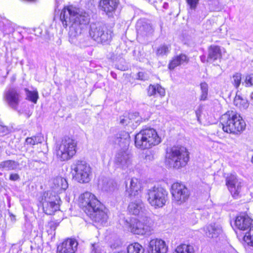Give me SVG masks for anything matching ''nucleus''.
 I'll return each mask as SVG.
<instances>
[{"mask_svg":"<svg viewBox=\"0 0 253 253\" xmlns=\"http://www.w3.org/2000/svg\"><path fill=\"white\" fill-rule=\"evenodd\" d=\"M144 249L138 243L129 245L127 248V253H144Z\"/></svg>","mask_w":253,"mask_h":253,"instance_id":"e433bc0d","label":"nucleus"},{"mask_svg":"<svg viewBox=\"0 0 253 253\" xmlns=\"http://www.w3.org/2000/svg\"><path fill=\"white\" fill-rule=\"evenodd\" d=\"M158 93L161 96L165 95V89L158 84L156 85L150 84L148 88V95L150 96Z\"/></svg>","mask_w":253,"mask_h":253,"instance_id":"7c9ffc66","label":"nucleus"},{"mask_svg":"<svg viewBox=\"0 0 253 253\" xmlns=\"http://www.w3.org/2000/svg\"><path fill=\"white\" fill-rule=\"evenodd\" d=\"M201 95L200 96V100L205 101L207 99L208 94V85L205 83H202L200 84Z\"/></svg>","mask_w":253,"mask_h":253,"instance_id":"ea45409f","label":"nucleus"},{"mask_svg":"<svg viewBox=\"0 0 253 253\" xmlns=\"http://www.w3.org/2000/svg\"><path fill=\"white\" fill-rule=\"evenodd\" d=\"M222 57L221 49L219 46L215 45H211L208 49V55L207 61L213 62Z\"/></svg>","mask_w":253,"mask_h":253,"instance_id":"5701e85b","label":"nucleus"},{"mask_svg":"<svg viewBox=\"0 0 253 253\" xmlns=\"http://www.w3.org/2000/svg\"><path fill=\"white\" fill-rule=\"evenodd\" d=\"M168 251V246L166 242L161 239H152L149 242L148 253H167Z\"/></svg>","mask_w":253,"mask_h":253,"instance_id":"4468645a","label":"nucleus"},{"mask_svg":"<svg viewBox=\"0 0 253 253\" xmlns=\"http://www.w3.org/2000/svg\"><path fill=\"white\" fill-rule=\"evenodd\" d=\"M114 253H126L125 251H121V252H116Z\"/></svg>","mask_w":253,"mask_h":253,"instance_id":"864d4df0","label":"nucleus"},{"mask_svg":"<svg viewBox=\"0 0 253 253\" xmlns=\"http://www.w3.org/2000/svg\"><path fill=\"white\" fill-rule=\"evenodd\" d=\"M200 58H201V60L202 61V62L204 63L206 61H207V59L206 58V57L205 55H202L200 57Z\"/></svg>","mask_w":253,"mask_h":253,"instance_id":"3c124183","label":"nucleus"},{"mask_svg":"<svg viewBox=\"0 0 253 253\" xmlns=\"http://www.w3.org/2000/svg\"><path fill=\"white\" fill-rule=\"evenodd\" d=\"M250 99L251 100H253V92H252L250 94Z\"/></svg>","mask_w":253,"mask_h":253,"instance_id":"603ef678","label":"nucleus"},{"mask_svg":"<svg viewBox=\"0 0 253 253\" xmlns=\"http://www.w3.org/2000/svg\"><path fill=\"white\" fill-rule=\"evenodd\" d=\"M103 247L99 243L92 244L91 253H101Z\"/></svg>","mask_w":253,"mask_h":253,"instance_id":"37998d69","label":"nucleus"},{"mask_svg":"<svg viewBox=\"0 0 253 253\" xmlns=\"http://www.w3.org/2000/svg\"><path fill=\"white\" fill-rule=\"evenodd\" d=\"M244 239L249 245L253 246V225L250 227V230L246 233Z\"/></svg>","mask_w":253,"mask_h":253,"instance_id":"58836bf2","label":"nucleus"},{"mask_svg":"<svg viewBox=\"0 0 253 253\" xmlns=\"http://www.w3.org/2000/svg\"><path fill=\"white\" fill-rule=\"evenodd\" d=\"M189 61L188 57L184 54H180L173 58L169 65L170 70L174 69L176 67L184 63H187Z\"/></svg>","mask_w":253,"mask_h":253,"instance_id":"a878e982","label":"nucleus"},{"mask_svg":"<svg viewBox=\"0 0 253 253\" xmlns=\"http://www.w3.org/2000/svg\"><path fill=\"white\" fill-rule=\"evenodd\" d=\"M43 197L44 198L42 199V203H59V197L54 192L48 191L45 192Z\"/></svg>","mask_w":253,"mask_h":253,"instance_id":"473e14b6","label":"nucleus"},{"mask_svg":"<svg viewBox=\"0 0 253 253\" xmlns=\"http://www.w3.org/2000/svg\"><path fill=\"white\" fill-rule=\"evenodd\" d=\"M241 79L242 75L240 73H237L233 76L232 82L236 88H238L240 85Z\"/></svg>","mask_w":253,"mask_h":253,"instance_id":"79ce46f5","label":"nucleus"},{"mask_svg":"<svg viewBox=\"0 0 253 253\" xmlns=\"http://www.w3.org/2000/svg\"><path fill=\"white\" fill-rule=\"evenodd\" d=\"M148 203L155 208H162L168 200V193L166 189L160 185L154 186L147 192Z\"/></svg>","mask_w":253,"mask_h":253,"instance_id":"39448f33","label":"nucleus"},{"mask_svg":"<svg viewBox=\"0 0 253 253\" xmlns=\"http://www.w3.org/2000/svg\"><path fill=\"white\" fill-rule=\"evenodd\" d=\"M126 192L130 197L136 196L140 191L141 184L137 178L128 179L126 182Z\"/></svg>","mask_w":253,"mask_h":253,"instance_id":"6ab92c4d","label":"nucleus"},{"mask_svg":"<svg viewBox=\"0 0 253 253\" xmlns=\"http://www.w3.org/2000/svg\"><path fill=\"white\" fill-rule=\"evenodd\" d=\"M101 189L106 192H111L117 188V183L112 179L108 178L103 179L100 183H99Z\"/></svg>","mask_w":253,"mask_h":253,"instance_id":"cd10ccee","label":"nucleus"},{"mask_svg":"<svg viewBox=\"0 0 253 253\" xmlns=\"http://www.w3.org/2000/svg\"><path fill=\"white\" fill-rule=\"evenodd\" d=\"M234 104L240 109H246L249 107L248 100L241 95L238 94V92L234 98Z\"/></svg>","mask_w":253,"mask_h":253,"instance_id":"2f4dec72","label":"nucleus"},{"mask_svg":"<svg viewBox=\"0 0 253 253\" xmlns=\"http://www.w3.org/2000/svg\"><path fill=\"white\" fill-rule=\"evenodd\" d=\"M172 202L176 205H180L186 202L190 196L188 188L183 184L173 183L171 187Z\"/></svg>","mask_w":253,"mask_h":253,"instance_id":"1a4fd4ad","label":"nucleus"},{"mask_svg":"<svg viewBox=\"0 0 253 253\" xmlns=\"http://www.w3.org/2000/svg\"><path fill=\"white\" fill-rule=\"evenodd\" d=\"M25 91L27 99L34 103H36L38 98V92L37 91H29L27 89H25Z\"/></svg>","mask_w":253,"mask_h":253,"instance_id":"a19ab883","label":"nucleus"},{"mask_svg":"<svg viewBox=\"0 0 253 253\" xmlns=\"http://www.w3.org/2000/svg\"><path fill=\"white\" fill-rule=\"evenodd\" d=\"M252 219L246 213L237 216L235 220V226L240 230H246L251 227Z\"/></svg>","mask_w":253,"mask_h":253,"instance_id":"412c9836","label":"nucleus"},{"mask_svg":"<svg viewBox=\"0 0 253 253\" xmlns=\"http://www.w3.org/2000/svg\"><path fill=\"white\" fill-rule=\"evenodd\" d=\"M129 228L130 231L135 234L150 235L153 230L150 219L146 217L143 221L134 219L131 220Z\"/></svg>","mask_w":253,"mask_h":253,"instance_id":"9b49d317","label":"nucleus"},{"mask_svg":"<svg viewBox=\"0 0 253 253\" xmlns=\"http://www.w3.org/2000/svg\"><path fill=\"white\" fill-rule=\"evenodd\" d=\"M252 162L253 163V157L252 158Z\"/></svg>","mask_w":253,"mask_h":253,"instance_id":"5fc2aeb1","label":"nucleus"},{"mask_svg":"<svg viewBox=\"0 0 253 253\" xmlns=\"http://www.w3.org/2000/svg\"><path fill=\"white\" fill-rule=\"evenodd\" d=\"M189 160V153L185 147H173L167 151L166 163L170 168L181 169L186 166Z\"/></svg>","mask_w":253,"mask_h":253,"instance_id":"7ed1b4c3","label":"nucleus"},{"mask_svg":"<svg viewBox=\"0 0 253 253\" xmlns=\"http://www.w3.org/2000/svg\"><path fill=\"white\" fill-rule=\"evenodd\" d=\"M43 140V137L41 135L34 136L31 137H28L26 139V143L30 145H35L38 143H42Z\"/></svg>","mask_w":253,"mask_h":253,"instance_id":"4c0bfd02","label":"nucleus"},{"mask_svg":"<svg viewBox=\"0 0 253 253\" xmlns=\"http://www.w3.org/2000/svg\"><path fill=\"white\" fill-rule=\"evenodd\" d=\"M78 245L75 239H67L58 246L57 253H75L77 250Z\"/></svg>","mask_w":253,"mask_h":253,"instance_id":"2eb2a0df","label":"nucleus"},{"mask_svg":"<svg viewBox=\"0 0 253 253\" xmlns=\"http://www.w3.org/2000/svg\"><path fill=\"white\" fill-rule=\"evenodd\" d=\"M144 210V204L139 199L131 201L128 206V211L134 215H138L140 213H143Z\"/></svg>","mask_w":253,"mask_h":253,"instance_id":"4be33fe9","label":"nucleus"},{"mask_svg":"<svg viewBox=\"0 0 253 253\" xmlns=\"http://www.w3.org/2000/svg\"><path fill=\"white\" fill-rule=\"evenodd\" d=\"M89 34L90 38L97 42L105 43L112 39L111 33L105 32L104 27L98 22L90 24Z\"/></svg>","mask_w":253,"mask_h":253,"instance_id":"9d476101","label":"nucleus"},{"mask_svg":"<svg viewBox=\"0 0 253 253\" xmlns=\"http://www.w3.org/2000/svg\"><path fill=\"white\" fill-rule=\"evenodd\" d=\"M20 179V176L17 173H11L9 176V179L11 181H16Z\"/></svg>","mask_w":253,"mask_h":253,"instance_id":"09e8293b","label":"nucleus"},{"mask_svg":"<svg viewBox=\"0 0 253 253\" xmlns=\"http://www.w3.org/2000/svg\"><path fill=\"white\" fill-rule=\"evenodd\" d=\"M90 214H87L92 220L101 224L106 223L108 218L107 210L102 204L101 207L100 206L97 209L94 208Z\"/></svg>","mask_w":253,"mask_h":253,"instance_id":"dca6fc26","label":"nucleus"},{"mask_svg":"<svg viewBox=\"0 0 253 253\" xmlns=\"http://www.w3.org/2000/svg\"><path fill=\"white\" fill-rule=\"evenodd\" d=\"M18 162L13 160H6L0 163V169L5 170H16L19 167Z\"/></svg>","mask_w":253,"mask_h":253,"instance_id":"c756f323","label":"nucleus"},{"mask_svg":"<svg viewBox=\"0 0 253 253\" xmlns=\"http://www.w3.org/2000/svg\"><path fill=\"white\" fill-rule=\"evenodd\" d=\"M160 142L161 138L156 130L152 128L143 129L135 136V146L142 150L149 149Z\"/></svg>","mask_w":253,"mask_h":253,"instance_id":"20e7f679","label":"nucleus"},{"mask_svg":"<svg viewBox=\"0 0 253 253\" xmlns=\"http://www.w3.org/2000/svg\"><path fill=\"white\" fill-rule=\"evenodd\" d=\"M79 205L86 214H90L94 208L101 207V203L96 197L89 192H85L80 195Z\"/></svg>","mask_w":253,"mask_h":253,"instance_id":"6e6552de","label":"nucleus"},{"mask_svg":"<svg viewBox=\"0 0 253 253\" xmlns=\"http://www.w3.org/2000/svg\"><path fill=\"white\" fill-rule=\"evenodd\" d=\"M137 33L143 36L152 35L154 31V28L148 21L140 20L136 24Z\"/></svg>","mask_w":253,"mask_h":253,"instance_id":"a211bd4d","label":"nucleus"},{"mask_svg":"<svg viewBox=\"0 0 253 253\" xmlns=\"http://www.w3.org/2000/svg\"><path fill=\"white\" fill-rule=\"evenodd\" d=\"M244 84L246 86L253 85V74L249 75L246 77L245 82L243 83V84Z\"/></svg>","mask_w":253,"mask_h":253,"instance_id":"c03bdc74","label":"nucleus"},{"mask_svg":"<svg viewBox=\"0 0 253 253\" xmlns=\"http://www.w3.org/2000/svg\"><path fill=\"white\" fill-rule=\"evenodd\" d=\"M53 184L57 188L65 190L68 187L67 180L61 176H58L54 179Z\"/></svg>","mask_w":253,"mask_h":253,"instance_id":"f704fd0d","label":"nucleus"},{"mask_svg":"<svg viewBox=\"0 0 253 253\" xmlns=\"http://www.w3.org/2000/svg\"><path fill=\"white\" fill-rule=\"evenodd\" d=\"M69 41L71 43L75 44L81 48H84L91 45L90 41L88 39L84 37L79 33H76V34L74 35L71 31H70Z\"/></svg>","mask_w":253,"mask_h":253,"instance_id":"aec40b11","label":"nucleus"},{"mask_svg":"<svg viewBox=\"0 0 253 253\" xmlns=\"http://www.w3.org/2000/svg\"><path fill=\"white\" fill-rule=\"evenodd\" d=\"M226 184L232 196L234 198H238L241 192L242 182L235 175L231 174L227 177Z\"/></svg>","mask_w":253,"mask_h":253,"instance_id":"ddd939ff","label":"nucleus"},{"mask_svg":"<svg viewBox=\"0 0 253 253\" xmlns=\"http://www.w3.org/2000/svg\"><path fill=\"white\" fill-rule=\"evenodd\" d=\"M114 163L117 168L125 169L131 165V156L126 152H119L115 157Z\"/></svg>","mask_w":253,"mask_h":253,"instance_id":"f3484780","label":"nucleus"},{"mask_svg":"<svg viewBox=\"0 0 253 253\" xmlns=\"http://www.w3.org/2000/svg\"><path fill=\"white\" fill-rule=\"evenodd\" d=\"M77 142L69 137H64L59 146L56 154L61 161L70 159L76 153Z\"/></svg>","mask_w":253,"mask_h":253,"instance_id":"423d86ee","label":"nucleus"},{"mask_svg":"<svg viewBox=\"0 0 253 253\" xmlns=\"http://www.w3.org/2000/svg\"><path fill=\"white\" fill-rule=\"evenodd\" d=\"M129 139V133L126 131H121L115 135L114 142L121 146L123 144H128Z\"/></svg>","mask_w":253,"mask_h":253,"instance_id":"bb28decb","label":"nucleus"},{"mask_svg":"<svg viewBox=\"0 0 253 253\" xmlns=\"http://www.w3.org/2000/svg\"><path fill=\"white\" fill-rule=\"evenodd\" d=\"M60 19L64 26L72 23L70 31L81 34L82 30L89 22V16L84 11L72 5L65 7L61 12Z\"/></svg>","mask_w":253,"mask_h":253,"instance_id":"f257e3e1","label":"nucleus"},{"mask_svg":"<svg viewBox=\"0 0 253 253\" xmlns=\"http://www.w3.org/2000/svg\"><path fill=\"white\" fill-rule=\"evenodd\" d=\"M119 2L117 0H101L100 6L101 9L109 15L117 8Z\"/></svg>","mask_w":253,"mask_h":253,"instance_id":"b1692460","label":"nucleus"},{"mask_svg":"<svg viewBox=\"0 0 253 253\" xmlns=\"http://www.w3.org/2000/svg\"><path fill=\"white\" fill-rule=\"evenodd\" d=\"M195 113H196V117H197L198 120H199V118L201 116V110H200V109H199L196 111Z\"/></svg>","mask_w":253,"mask_h":253,"instance_id":"8fccbe9b","label":"nucleus"},{"mask_svg":"<svg viewBox=\"0 0 253 253\" xmlns=\"http://www.w3.org/2000/svg\"><path fill=\"white\" fill-rule=\"evenodd\" d=\"M199 0H186L187 3L190 5L191 9H195Z\"/></svg>","mask_w":253,"mask_h":253,"instance_id":"de8ad7c7","label":"nucleus"},{"mask_svg":"<svg viewBox=\"0 0 253 253\" xmlns=\"http://www.w3.org/2000/svg\"><path fill=\"white\" fill-rule=\"evenodd\" d=\"M206 235L209 238H215L221 232V227L219 225L210 224L204 227Z\"/></svg>","mask_w":253,"mask_h":253,"instance_id":"393cba45","label":"nucleus"},{"mask_svg":"<svg viewBox=\"0 0 253 253\" xmlns=\"http://www.w3.org/2000/svg\"><path fill=\"white\" fill-rule=\"evenodd\" d=\"M137 76L139 80L144 81L148 80L149 78V76L147 74L142 72H139Z\"/></svg>","mask_w":253,"mask_h":253,"instance_id":"49530a36","label":"nucleus"},{"mask_svg":"<svg viewBox=\"0 0 253 253\" xmlns=\"http://www.w3.org/2000/svg\"><path fill=\"white\" fill-rule=\"evenodd\" d=\"M170 50V45L162 44L159 45L156 49V54L157 56H167Z\"/></svg>","mask_w":253,"mask_h":253,"instance_id":"c9c22d12","label":"nucleus"},{"mask_svg":"<svg viewBox=\"0 0 253 253\" xmlns=\"http://www.w3.org/2000/svg\"><path fill=\"white\" fill-rule=\"evenodd\" d=\"M3 99L9 107L14 110H17L21 100V96L16 88H10L5 91Z\"/></svg>","mask_w":253,"mask_h":253,"instance_id":"f8f14e48","label":"nucleus"},{"mask_svg":"<svg viewBox=\"0 0 253 253\" xmlns=\"http://www.w3.org/2000/svg\"><path fill=\"white\" fill-rule=\"evenodd\" d=\"M71 169L75 172L74 178L81 183L90 181L92 169L90 165L84 161H76L71 166Z\"/></svg>","mask_w":253,"mask_h":253,"instance_id":"0eeeda50","label":"nucleus"},{"mask_svg":"<svg viewBox=\"0 0 253 253\" xmlns=\"http://www.w3.org/2000/svg\"><path fill=\"white\" fill-rule=\"evenodd\" d=\"M175 253H195V248L192 245L182 244L176 247Z\"/></svg>","mask_w":253,"mask_h":253,"instance_id":"72a5a7b5","label":"nucleus"},{"mask_svg":"<svg viewBox=\"0 0 253 253\" xmlns=\"http://www.w3.org/2000/svg\"><path fill=\"white\" fill-rule=\"evenodd\" d=\"M42 205L43 211L48 215H51L59 210V203L42 202Z\"/></svg>","mask_w":253,"mask_h":253,"instance_id":"c85d7f7f","label":"nucleus"},{"mask_svg":"<svg viewBox=\"0 0 253 253\" xmlns=\"http://www.w3.org/2000/svg\"><path fill=\"white\" fill-rule=\"evenodd\" d=\"M130 116H132V115H129L128 117L126 116H121L120 118V123L123 125H127L130 123V120L132 118H129Z\"/></svg>","mask_w":253,"mask_h":253,"instance_id":"a18cd8bd","label":"nucleus"},{"mask_svg":"<svg viewBox=\"0 0 253 253\" xmlns=\"http://www.w3.org/2000/svg\"><path fill=\"white\" fill-rule=\"evenodd\" d=\"M222 129L227 133L237 134L242 131L246 127L244 121L235 112L227 111L220 118Z\"/></svg>","mask_w":253,"mask_h":253,"instance_id":"f03ea898","label":"nucleus"}]
</instances>
